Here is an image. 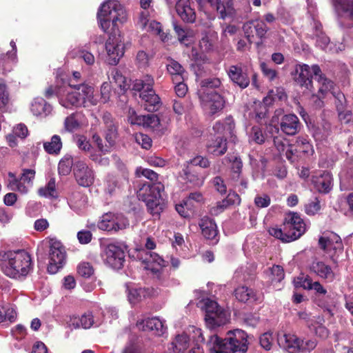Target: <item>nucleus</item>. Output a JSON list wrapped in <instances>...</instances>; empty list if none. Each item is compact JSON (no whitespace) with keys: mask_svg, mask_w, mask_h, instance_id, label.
<instances>
[{"mask_svg":"<svg viewBox=\"0 0 353 353\" xmlns=\"http://www.w3.org/2000/svg\"><path fill=\"white\" fill-rule=\"evenodd\" d=\"M234 122L232 117H228L223 121H217L213 126L214 131L225 137H229L231 141H235Z\"/></svg>","mask_w":353,"mask_h":353,"instance_id":"nucleus-23","label":"nucleus"},{"mask_svg":"<svg viewBox=\"0 0 353 353\" xmlns=\"http://www.w3.org/2000/svg\"><path fill=\"white\" fill-rule=\"evenodd\" d=\"M115 214L107 213L102 216L101 219L98 223V228L105 231H114Z\"/></svg>","mask_w":353,"mask_h":353,"instance_id":"nucleus-42","label":"nucleus"},{"mask_svg":"<svg viewBox=\"0 0 353 353\" xmlns=\"http://www.w3.org/2000/svg\"><path fill=\"white\" fill-rule=\"evenodd\" d=\"M336 10L342 13L353 21V0H337L336 3Z\"/></svg>","mask_w":353,"mask_h":353,"instance_id":"nucleus-41","label":"nucleus"},{"mask_svg":"<svg viewBox=\"0 0 353 353\" xmlns=\"http://www.w3.org/2000/svg\"><path fill=\"white\" fill-rule=\"evenodd\" d=\"M312 35L316 39V46L324 50L330 43V39L322 31V26L315 23Z\"/></svg>","mask_w":353,"mask_h":353,"instance_id":"nucleus-38","label":"nucleus"},{"mask_svg":"<svg viewBox=\"0 0 353 353\" xmlns=\"http://www.w3.org/2000/svg\"><path fill=\"white\" fill-rule=\"evenodd\" d=\"M97 19L100 28L107 32L111 23L113 26H117L118 23H124L127 19V14L119 1L107 0L100 6Z\"/></svg>","mask_w":353,"mask_h":353,"instance_id":"nucleus-4","label":"nucleus"},{"mask_svg":"<svg viewBox=\"0 0 353 353\" xmlns=\"http://www.w3.org/2000/svg\"><path fill=\"white\" fill-rule=\"evenodd\" d=\"M199 227L201 230L203 236L209 240L212 241L213 243H216L219 241L218 231L214 221L208 217H203L199 222Z\"/></svg>","mask_w":353,"mask_h":353,"instance_id":"nucleus-26","label":"nucleus"},{"mask_svg":"<svg viewBox=\"0 0 353 353\" xmlns=\"http://www.w3.org/2000/svg\"><path fill=\"white\" fill-rule=\"evenodd\" d=\"M134 123L142 124L145 127L157 129L160 124V120L157 114H148L139 116Z\"/></svg>","mask_w":353,"mask_h":353,"instance_id":"nucleus-37","label":"nucleus"},{"mask_svg":"<svg viewBox=\"0 0 353 353\" xmlns=\"http://www.w3.org/2000/svg\"><path fill=\"white\" fill-rule=\"evenodd\" d=\"M167 70L172 77V81H184L185 70L176 61L170 59L167 63Z\"/></svg>","mask_w":353,"mask_h":353,"instance_id":"nucleus-33","label":"nucleus"},{"mask_svg":"<svg viewBox=\"0 0 353 353\" xmlns=\"http://www.w3.org/2000/svg\"><path fill=\"white\" fill-rule=\"evenodd\" d=\"M62 148V142L59 135H53L50 141L43 143V148L46 152L50 154H57Z\"/></svg>","mask_w":353,"mask_h":353,"instance_id":"nucleus-39","label":"nucleus"},{"mask_svg":"<svg viewBox=\"0 0 353 353\" xmlns=\"http://www.w3.org/2000/svg\"><path fill=\"white\" fill-rule=\"evenodd\" d=\"M300 339L291 334H282L278 336L279 345L289 353L299 352Z\"/></svg>","mask_w":353,"mask_h":353,"instance_id":"nucleus-24","label":"nucleus"},{"mask_svg":"<svg viewBox=\"0 0 353 353\" xmlns=\"http://www.w3.org/2000/svg\"><path fill=\"white\" fill-rule=\"evenodd\" d=\"M111 75L115 83L121 90L125 91L129 88V85L126 82L125 77L119 70L114 69L111 72Z\"/></svg>","mask_w":353,"mask_h":353,"instance_id":"nucleus-53","label":"nucleus"},{"mask_svg":"<svg viewBox=\"0 0 353 353\" xmlns=\"http://www.w3.org/2000/svg\"><path fill=\"white\" fill-rule=\"evenodd\" d=\"M103 123L105 125V138L110 145L114 144L117 138V126L112 116L109 112H104L102 117Z\"/></svg>","mask_w":353,"mask_h":353,"instance_id":"nucleus-21","label":"nucleus"},{"mask_svg":"<svg viewBox=\"0 0 353 353\" xmlns=\"http://www.w3.org/2000/svg\"><path fill=\"white\" fill-rule=\"evenodd\" d=\"M125 287L128 301L133 305L156 294V290L152 288H137L128 284Z\"/></svg>","mask_w":353,"mask_h":353,"instance_id":"nucleus-16","label":"nucleus"},{"mask_svg":"<svg viewBox=\"0 0 353 353\" xmlns=\"http://www.w3.org/2000/svg\"><path fill=\"white\" fill-rule=\"evenodd\" d=\"M9 179L8 181V187L12 191H18L22 194H26L28 192L30 186L26 182L23 181L21 179H17L15 174L12 172L8 173Z\"/></svg>","mask_w":353,"mask_h":353,"instance_id":"nucleus-34","label":"nucleus"},{"mask_svg":"<svg viewBox=\"0 0 353 353\" xmlns=\"http://www.w3.org/2000/svg\"><path fill=\"white\" fill-rule=\"evenodd\" d=\"M296 72L298 73V77L296 78V82L307 90H312L313 88L312 79L317 81L319 92L321 94L327 93L332 88V81L325 77L318 65H313L312 67L306 64L300 65Z\"/></svg>","mask_w":353,"mask_h":353,"instance_id":"nucleus-5","label":"nucleus"},{"mask_svg":"<svg viewBox=\"0 0 353 353\" xmlns=\"http://www.w3.org/2000/svg\"><path fill=\"white\" fill-rule=\"evenodd\" d=\"M315 188L319 192L327 193L332 188V177L330 173L324 172L314 179Z\"/></svg>","mask_w":353,"mask_h":353,"instance_id":"nucleus-30","label":"nucleus"},{"mask_svg":"<svg viewBox=\"0 0 353 353\" xmlns=\"http://www.w3.org/2000/svg\"><path fill=\"white\" fill-rule=\"evenodd\" d=\"M167 3L172 6L176 4V11L181 19L188 23H193L196 19V14L190 6V0H166Z\"/></svg>","mask_w":353,"mask_h":353,"instance_id":"nucleus-17","label":"nucleus"},{"mask_svg":"<svg viewBox=\"0 0 353 353\" xmlns=\"http://www.w3.org/2000/svg\"><path fill=\"white\" fill-rule=\"evenodd\" d=\"M189 346V337L187 334H179L171 343L170 350L172 353H184Z\"/></svg>","mask_w":353,"mask_h":353,"instance_id":"nucleus-35","label":"nucleus"},{"mask_svg":"<svg viewBox=\"0 0 353 353\" xmlns=\"http://www.w3.org/2000/svg\"><path fill=\"white\" fill-rule=\"evenodd\" d=\"M136 174L139 177L142 176L152 181H157L158 179V174L155 172L141 167L137 169Z\"/></svg>","mask_w":353,"mask_h":353,"instance_id":"nucleus-63","label":"nucleus"},{"mask_svg":"<svg viewBox=\"0 0 353 353\" xmlns=\"http://www.w3.org/2000/svg\"><path fill=\"white\" fill-rule=\"evenodd\" d=\"M312 272L319 276L321 278L332 281L334 279V273L328 265L322 261H313L310 266Z\"/></svg>","mask_w":353,"mask_h":353,"instance_id":"nucleus-29","label":"nucleus"},{"mask_svg":"<svg viewBox=\"0 0 353 353\" xmlns=\"http://www.w3.org/2000/svg\"><path fill=\"white\" fill-rule=\"evenodd\" d=\"M283 228L287 236L286 239L291 241L298 239L305 232V224L296 212H289L285 214Z\"/></svg>","mask_w":353,"mask_h":353,"instance_id":"nucleus-11","label":"nucleus"},{"mask_svg":"<svg viewBox=\"0 0 353 353\" xmlns=\"http://www.w3.org/2000/svg\"><path fill=\"white\" fill-rule=\"evenodd\" d=\"M31 111L36 116H47L52 111V107L43 99H34L31 105Z\"/></svg>","mask_w":353,"mask_h":353,"instance_id":"nucleus-32","label":"nucleus"},{"mask_svg":"<svg viewBox=\"0 0 353 353\" xmlns=\"http://www.w3.org/2000/svg\"><path fill=\"white\" fill-rule=\"evenodd\" d=\"M67 324L71 329H89L94 325H98V323L94 321L91 312H86L81 316H70Z\"/></svg>","mask_w":353,"mask_h":353,"instance_id":"nucleus-19","label":"nucleus"},{"mask_svg":"<svg viewBox=\"0 0 353 353\" xmlns=\"http://www.w3.org/2000/svg\"><path fill=\"white\" fill-rule=\"evenodd\" d=\"M210 5L216 8L220 14V18L225 19L228 16L232 14V8L229 3L225 6L221 0H208Z\"/></svg>","mask_w":353,"mask_h":353,"instance_id":"nucleus-40","label":"nucleus"},{"mask_svg":"<svg viewBox=\"0 0 353 353\" xmlns=\"http://www.w3.org/2000/svg\"><path fill=\"white\" fill-rule=\"evenodd\" d=\"M287 97L283 88H277L275 90H271L268 95L264 98L263 102L265 105H270L276 99L279 101L286 99Z\"/></svg>","mask_w":353,"mask_h":353,"instance_id":"nucleus-48","label":"nucleus"},{"mask_svg":"<svg viewBox=\"0 0 353 353\" xmlns=\"http://www.w3.org/2000/svg\"><path fill=\"white\" fill-rule=\"evenodd\" d=\"M73 172L77 183L83 187H89L94 181V172L83 161H77L74 164Z\"/></svg>","mask_w":353,"mask_h":353,"instance_id":"nucleus-13","label":"nucleus"},{"mask_svg":"<svg viewBox=\"0 0 353 353\" xmlns=\"http://www.w3.org/2000/svg\"><path fill=\"white\" fill-rule=\"evenodd\" d=\"M186 163L188 166L190 164L194 166H199L203 168H207L210 165L208 159L201 155H196L193 159L186 161Z\"/></svg>","mask_w":353,"mask_h":353,"instance_id":"nucleus-59","label":"nucleus"},{"mask_svg":"<svg viewBox=\"0 0 353 353\" xmlns=\"http://www.w3.org/2000/svg\"><path fill=\"white\" fill-rule=\"evenodd\" d=\"M94 92V88L88 84L82 82L72 84L70 81L66 86L48 87L45 92V96L50 98L56 94L59 103L65 108L89 107L96 105L98 103Z\"/></svg>","mask_w":353,"mask_h":353,"instance_id":"nucleus-1","label":"nucleus"},{"mask_svg":"<svg viewBox=\"0 0 353 353\" xmlns=\"http://www.w3.org/2000/svg\"><path fill=\"white\" fill-rule=\"evenodd\" d=\"M77 116V113H72L65 119L64 128L67 132H71L79 128L80 124Z\"/></svg>","mask_w":353,"mask_h":353,"instance_id":"nucleus-50","label":"nucleus"},{"mask_svg":"<svg viewBox=\"0 0 353 353\" xmlns=\"http://www.w3.org/2000/svg\"><path fill=\"white\" fill-rule=\"evenodd\" d=\"M0 267L8 276L23 279L32 270L30 255L24 250L0 253Z\"/></svg>","mask_w":353,"mask_h":353,"instance_id":"nucleus-2","label":"nucleus"},{"mask_svg":"<svg viewBox=\"0 0 353 353\" xmlns=\"http://www.w3.org/2000/svg\"><path fill=\"white\" fill-rule=\"evenodd\" d=\"M209 153L215 156H221L227 151L226 138L217 137L214 139L210 140L207 145Z\"/></svg>","mask_w":353,"mask_h":353,"instance_id":"nucleus-31","label":"nucleus"},{"mask_svg":"<svg viewBox=\"0 0 353 353\" xmlns=\"http://www.w3.org/2000/svg\"><path fill=\"white\" fill-rule=\"evenodd\" d=\"M313 152L312 146L307 139L299 137L294 144L288 145L285 156L292 163L301 157L302 154H311Z\"/></svg>","mask_w":353,"mask_h":353,"instance_id":"nucleus-14","label":"nucleus"},{"mask_svg":"<svg viewBox=\"0 0 353 353\" xmlns=\"http://www.w3.org/2000/svg\"><path fill=\"white\" fill-rule=\"evenodd\" d=\"M303 287L305 289H308V290L313 289L316 292L321 294H325L326 293L325 289L322 286V285L319 282H318V281L312 282V280L309 278H306L304 280L303 283Z\"/></svg>","mask_w":353,"mask_h":353,"instance_id":"nucleus-55","label":"nucleus"},{"mask_svg":"<svg viewBox=\"0 0 353 353\" xmlns=\"http://www.w3.org/2000/svg\"><path fill=\"white\" fill-rule=\"evenodd\" d=\"M73 159L69 154L65 155L59 161L58 165L59 173L61 175H68L74 166Z\"/></svg>","mask_w":353,"mask_h":353,"instance_id":"nucleus-45","label":"nucleus"},{"mask_svg":"<svg viewBox=\"0 0 353 353\" xmlns=\"http://www.w3.org/2000/svg\"><path fill=\"white\" fill-rule=\"evenodd\" d=\"M199 305L205 311V314L214 312L218 309L221 308L216 301L210 299H203L199 302Z\"/></svg>","mask_w":353,"mask_h":353,"instance_id":"nucleus-52","label":"nucleus"},{"mask_svg":"<svg viewBox=\"0 0 353 353\" xmlns=\"http://www.w3.org/2000/svg\"><path fill=\"white\" fill-rule=\"evenodd\" d=\"M154 10H142L139 14L137 26L142 30L147 29L150 21H152V14Z\"/></svg>","mask_w":353,"mask_h":353,"instance_id":"nucleus-43","label":"nucleus"},{"mask_svg":"<svg viewBox=\"0 0 353 353\" xmlns=\"http://www.w3.org/2000/svg\"><path fill=\"white\" fill-rule=\"evenodd\" d=\"M301 127L298 117L294 114L284 115L281 121V130L288 135H294Z\"/></svg>","mask_w":353,"mask_h":353,"instance_id":"nucleus-25","label":"nucleus"},{"mask_svg":"<svg viewBox=\"0 0 353 353\" xmlns=\"http://www.w3.org/2000/svg\"><path fill=\"white\" fill-rule=\"evenodd\" d=\"M205 320L208 327L213 329L216 326L225 324L229 320V315L228 312L221 307L214 312H212L205 314Z\"/></svg>","mask_w":353,"mask_h":353,"instance_id":"nucleus-22","label":"nucleus"},{"mask_svg":"<svg viewBox=\"0 0 353 353\" xmlns=\"http://www.w3.org/2000/svg\"><path fill=\"white\" fill-rule=\"evenodd\" d=\"M261 70L263 74V75L268 79L270 81L274 80L276 76L277 72L276 71L270 66L268 63H266L265 62H262L260 64Z\"/></svg>","mask_w":353,"mask_h":353,"instance_id":"nucleus-62","label":"nucleus"},{"mask_svg":"<svg viewBox=\"0 0 353 353\" xmlns=\"http://www.w3.org/2000/svg\"><path fill=\"white\" fill-rule=\"evenodd\" d=\"M143 262L146 264V269L150 270L154 273H157L164 266L165 261L157 253L147 252Z\"/></svg>","mask_w":353,"mask_h":353,"instance_id":"nucleus-28","label":"nucleus"},{"mask_svg":"<svg viewBox=\"0 0 353 353\" xmlns=\"http://www.w3.org/2000/svg\"><path fill=\"white\" fill-rule=\"evenodd\" d=\"M154 83V79L150 75L137 79L133 83V90L140 92L144 108L148 112L157 111L161 106L160 98L153 90Z\"/></svg>","mask_w":353,"mask_h":353,"instance_id":"nucleus-7","label":"nucleus"},{"mask_svg":"<svg viewBox=\"0 0 353 353\" xmlns=\"http://www.w3.org/2000/svg\"><path fill=\"white\" fill-rule=\"evenodd\" d=\"M114 221V232L125 230L130 226L129 221L121 214H115Z\"/></svg>","mask_w":353,"mask_h":353,"instance_id":"nucleus-57","label":"nucleus"},{"mask_svg":"<svg viewBox=\"0 0 353 353\" xmlns=\"http://www.w3.org/2000/svg\"><path fill=\"white\" fill-rule=\"evenodd\" d=\"M68 203L71 208L78 210L85 205L87 198L81 193L76 192L71 194Z\"/></svg>","mask_w":353,"mask_h":353,"instance_id":"nucleus-44","label":"nucleus"},{"mask_svg":"<svg viewBox=\"0 0 353 353\" xmlns=\"http://www.w3.org/2000/svg\"><path fill=\"white\" fill-rule=\"evenodd\" d=\"M16 55L14 52H8L6 54H0V67L4 70H10V64L14 62Z\"/></svg>","mask_w":353,"mask_h":353,"instance_id":"nucleus-56","label":"nucleus"},{"mask_svg":"<svg viewBox=\"0 0 353 353\" xmlns=\"http://www.w3.org/2000/svg\"><path fill=\"white\" fill-rule=\"evenodd\" d=\"M226 160L231 163L230 173L242 172L243 163L239 157L230 154L227 156Z\"/></svg>","mask_w":353,"mask_h":353,"instance_id":"nucleus-51","label":"nucleus"},{"mask_svg":"<svg viewBox=\"0 0 353 353\" xmlns=\"http://www.w3.org/2000/svg\"><path fill=\"white\" fill-rule=\"evenodd\" d=\"M173 26L174 30L178 36V39L180 43L185 44V46H188L192 41L190 36L187 34L185 29L182 28L176 23H174Z\"/></svg>","mask_w":353,"mask_h":353,"instance_id":"nucleus-54","label":"nucleus"},{"mask_svg":"<svg viewBox=\"0 0 353 353\" xmlns=\"http://www.w3.org/2000/svg\"><path fill=\"white\" fill-rule=\"evenodd\" d=\"M240 202L241 199L237 194H229L225 199L217 202L214 206H212L210 210V213L212 216H217L230 205L239 204Z\"/></svg>","mask_w":353,"mask_h":353,"instance_id":"nucleus-27","label":"nucleus"},{"mask_svg":"<svg viewBox=\"0 0 353 353\" xmlns=\"http://www.w3.org/2000/svg\"><path fill=\"white\" fill-rule=\"evenodd\" d=\"M77 272L82 277L89 278L94 274V269L90 263L83 262L78 265Z\"/></svg>","mask_w":353,"mask_h":353,"instance_id":"nucleus-58","label":"nucleus"},{"mask_svg":"<svg viewBox=\"0 0 353 353\" xmlns=\"http://www.w3.org/2000/svg\"><path fill=\"white\" fill-rule=\"evenodd\" d=\"M137 326L139 330L153 332V333L157 336L162 335L166 330L163 322L157 317L148 318L147 319L138 321L137 323Z\"/></svg>","mask_w":353,"mask_h":353,"instance_id":"nucleus-20","label":"nucleus"},{"mask_svg":"<svg viewBox=\"0 0 353 353\" xmlns=\"http://www.w3.org/2000/svg\"><path fill=\"white\" fill-rule=\"evenodd\" d=\"M164 190V185L161 183H147L137 192L139 200L144 201L150 212L158 216L163 211L164 203L161 198V192Z\"/></svg>","mask_w":353,"mask_h":353,"instance_id":"nucleus-6","label":"nucleus"},{"mask_svg":"<svg viewBox=\"0 0 353 353\" xmlns=\"http://www.w3.org/2000/svg\"><path fill=\"white\" fill-rule=\"evenodd\" d=\"M135 141L144 149H149L152 145V139L147 134L138 133L134 137Z\"/></svg>","mask_w":353,"mask_h":353,"instance_id":"nucleus-61","label":"nucleus"},{"mask_svg":"<svg viewBox=\"0 0 353 353\" xmlns=\"http://www.w3.org/2000/svg\"><path fill=\"white\" fill-rule=\"evenodd\" d=\"M236 298L241 302H246L250 299H254V294L252 289L245 286L237 288L234 291Z\"/></svg>","mask_w":353,"mask_h":353,"instance_id":"nucleus-46","label":"nucleus"},{"mask_svg":"<svg viewBox=\"0 0 353 353\" xmlns=\"http://www.w3.org/2000/svg\"><path fill=\"white\" fill-rule=\"evenodd\" d=\"M39 196L46 198H57L58 192L56 187L55 179L51 178L47 184L38 190Z\"/></svg>","mask_w":353,"mask_h":353,"instance_id":"nucleus-36","label":"nucleus"},{"mask_svg":"<svg viewBox=\"0 0 353 353\" xmlns=\"http://www.w3.org/2000/svg\"><path fill=\"white\" fill-rule=\"evenodd\" d=\"M145 30L147 31H151L153 33L157 34L160 39L163 42L169 39V35L163 32L161 24L156 21L153 20L150 21L148 26L147 27V29Z\"/></svg>","mask_w":353,"mask_h":353,"instance_id":"nucleus-49","label":"nucleus"},{"mask_svg":"<svg viewBox=\"0 0 353 353\" xmlns=\"http://www.w3.org/2000/svg\"><path fill=\"white\" fill-rule=\"evenodd\" d=\"M321 208L320 201L315 197L305 206V213L308 215H314Z\"/></svg>","mask_w":353,"mask_h":353,"instance_id":"nucleus-60","label":"nucleus"},{"mask_svg":"<svg viewBox=\"0 0 353 353\" xmlns=\"http://www.w3.org/2000/svg\"><path fill=\"white\" fill-rule=\"evenodd\" d=\"M248 334L242 330H230L227 337L211 335L207 345L210 353H245L248 350Z\"/></svg>","mask_w":353,"mask_h":353,"instance_id":"nucleus-3","label":"nucleus"},{"mask_svg":"<svg viewBox=\"0 0 353 353\" xmlns=\"http://www.w3.org/2000/svg\"><path fill=\"white\" fill-rule=\"evenodd\" d=\"M230 79L241 89L246 88L250 84V78L241 65H230L227 70Z\"/></svg>","mask_w":353,"mask_h":353,"instance_id":"nucleus-18","label":"nucleus"},{"mask_svg":"<svg viewBox=\"0 0 353 353\" xmlns=\"http://www.w3.org/2000/svg\"><path fill=\"white\" fill-rule=\"evenodd\" d=\"M201 98L210 115L220 112L224 108L225 100L223 97L215 91H208L203 93Z\"/></svg>","mask_w":353,"mask_h":353,"instance_id":"nucleus-15","label":"nucleus"},{"mask_svg":"<svg viewBox=\"0 0 353 353\" xmlns=\"http://www.w3.org/2000/svg\"><path fill=\"white\" fill-rule=\"evenodd\" d=\"M101 258L103 262L113 269H121L125 262L123 247L118 243H109L103 247Z\"/></svg>","mask_w":353,"mask_h":353,"instance_id":"nucleus-9","label":"nucleus"},{"mask_svg":"<svg viewBox=\"0 0 353 353\" xmlns=\"http://www.w3.org/2000/svg\"><path fill=\"white\" fill-rule=\"evenodd\" d=\"M183 172L185 176V179L193 185L199 187L203 184V178L191 172L188 165L183 170Z\"/></svg>","mask_w":353,"mask_h":353,"instance_id":"nucleus-47","label":"nucleus"},{"mask_svg":"<svg viewBox=\"0 0 353 353\" xmlns=\"http://www.w3.org/2000/svg\"><path fill=\"white\" fill-rule=\"evenodd\" d=\"M75 142L79 149L81 150V151H83L85 152H90L92 149V145L90 143V141L84 136L77 137Z\"/></svg>","mask_w":353,"mask_h":353,"instance_id":"nucleus-64","label":"nucleus"},{"mask_svg":"<svg viewBox=\"0 0 353 353\" xmlns=\"http://www.w3.org/2000/svg\"><path fill=\"white\" fill-rule=\"evenodd\" d=\"M46 241L50 248L48 272L50 274H55L62 268L65 263V248L61 243L56 239H48Z\"/></svg>","mask_w":353,"mask_h":353,"instance_id":"nucleus-10","label":"nucleus"},{"mask_svg":"<svg viewBox=\"0 0 353 353\" xmlns=\"http://www.w3.org/2000/svg\"><path fill=\"white\" fill-rule=\"evenodd\" d=\"M320 248L328 255L333 263L337 265L339 256L343 251V245L341 237L334 232L323 234L319 239Z\"/></svg>","mask_w":353,"mask_h":353,"instance_id":"nucleus-8","label":"nucleus"},{"mask_svg":"<svg viewBox=\"0 0 353 353\" xmlns=\"http://www.w3.org/2000/svg\"><path fill=\"white\" fill-rule=\"evenodd\" d=\"M108 61L110 65H116L124 54L123 38L119 34H111L105 43Z\"/></svg>","mask_w":353,"mask_h":353,"instance_id":"nucleus-12","label":"nucleus"}]
</instances>
